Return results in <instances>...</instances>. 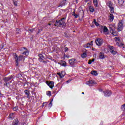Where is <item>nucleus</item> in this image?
Instances as JSON below:
<instances>
[{
    "instance_id": "nucleus-1",
    "label": "nucleus",
    "mask_w": 125,
    "mask_h": 125,
    "mask_svg": "<svg viewBox=\"0 0 125 125\" xmlns=\"http://www.w3.org/2000/svg\"><path fill=\"white\" fill-rule=\"evenodd\" d=\"M14 58H15V61L16 62V66L17 67L19 65V62L22 61L23 60V56L22 55H20L19 57L16 54V53L14 54Z\"/></svg>"
},
{
    "instance_id": "nucleus-2",
    "label": "nucleus",
    "mask_w": 125,
    "mask_h": 125,
    "mask_svg": "<svg viewBox=\"0 0 125 125\" xmlns=\"http://www.w3.org/2000/svg\"><path fill=\"white\" fill-rule=\"evenodd\" d=\"M65 20V18H62V19L59 21H56L55 23V26L57 27H61V26H65L66 23L64 21Z\"/></svg>"
},
{
    "instance_id": "nucleus-3",
    "label": "nucleus",
    "mask_w": 125,
    "mask_h": 125,
    "mask_svg": "<svg viewBox=\"0 0 125 125\" xmlns=\"http://www.w3.org/2000/svg\"><path fill=\"white\" fill-rule=\"evenodd\" d=\"M123 29H124V22L123 21H120L118 23L117 30L118 32H121V31H123Z\"/></svg>"
},
{
    "instance_id": "nucleus-4",
    "label": "nucleus",
    "mask_w": 125,
    "mask_h": 125,
    "mask_svg": "<svg viewBox=\"0 0 125 125\" xmlns=\"http://www.w3.org/2000/svg\"><path fill=\"white\" fill-rule=\"evenodd\" d=\"M115 40L116 42V44L118 46H123L124 43L121 42V39H120V37H115Z\"/></svg>"
},
{
    "instance_id": "nucleus-5",
    "label": "nucleus",
    "mask_w": 125,
    "mask_h": 125,
    "mask_svg": "<svg viewBox=\"0 0 125 125\" xmlns=\"http://www.w3.org/2000/svg\"><path fill=\"white\" fill-rule=\"evenodd\" d=\"M69 63L71 67H75V65L77 63V60L75 59H71L69 60Z\"/></svg>"
},
{
    "instance_id": "nucleus-6",
    "label": "nucleus",
    "mask_w": 125,
    "mask_h": 125,
    "mask_svg": "<svg viewBox=\"0 0 125 125\" xmlns=\"http://www.w3.org/2000/svg\"><path fill=\"white\" fill-rule=\"evenodd\" d=\"M20 50L21 51H23L22 54H24V55H28L29 54V51H28L26 47L21 48Z\"/></svg>"
},
{
    "instance_id": "nucleus-7",
    "label": "nucleus",
    "mask_w": 125,
    "mask_h": 125,
    "mask_svg": "<svg viewBox=\"0 0 125 125\" xmlns=\"http://www.w3.org/2000/svg\"><path fill=\"white\" fill-rule=\"evenodd\" d=\"M96 44L97 45H98L99 46H100V45H102V43H103L102 39L100 38H98L95 41Z\"/></svg>"
},
{
    "instance_id": "nucleus-8",
    "label": "nucleus",
    "mask_w": 125,
    "mask_h": 125,
    "mask_svg": "<svg viewBox=\"0 0 125 125\" xmlns=\"http://www.w3.org/2000/svg\"><path fill=\"white\" fill-rule=\"evenodd\" d=\"M46 83L49 86L50 88H53L54 87V82L53 81H46Z\"/></svg>"
},
{
    "instance_id": "nucleus-9",
    "label": "nucleus",
    "mask_w": 125,
    "mask_h": 125,
    "mask_svg": "<svg viewBox=\"0 0 125 125\" xmlns=\"http://www.w3.org/2000/svg\"><path fill=\"white\" fill-rule=\"evenodd\" d=\"M109 49H110V52H111V54L113 55L117 54V51H115V48L114 47V46H110Z\"/></svg>"
},
{
    "instance_id": "nucleus-10",
    "label": "nucleus",
    "mask_w": 125,
    "mask_h": 125,
    "mask_svg": "<svg viewBox=\"0 0 125 125\" xmlns=\"http://www.w3.org/2000/svg\"><path fill=\"white\" fill-rule=\"evenodd\" d=\"M86 84H88L89 86H92L95 84V82L92 80L86 82Z\"/></svg>"
},
{
    "instance_id": "nucleus-11",
    "label": "nucleus",
    "mask_w": 125,
    "mask_h": 125,
    "mask_svg": "<svg viewBox=\"0 0 125 125\" xmlns=\"http://www.w3.org/2000/svg\"><path fill=\"white\" fill-rule=\"evenodd\" d=\"M103 92L104 93V96L106 97L110 96L111 94H112L111 91H104Z\"/></svg>"
},
{
    "instance_id": "nucleus-12",
    "label": "nucleus",
    "mask_w": 125,
    "mask_h": 125,
    "mask_svg": "<svg viewBox=\"0 0 125 125\" xmlns=\"http://www.w3.org/2000/svg\"><path fill=\"white\" fill-rule=\"evenodd\" d=\"M13 78V76L11 75L10 77H5V78H4V81L5 83H7V82H9V81H10V80H11Z\"/></svg>"
},
{
    "instance_id": "nucleus-13",
    "label": "nucleus",
    "mask_w": 125,
    "mask_h": 125,
    "mask_svg": "<svg viewBox=\"0 0 125 125\" xmlns=\"http://www.w3.org/2000/svg\"><path fill=\"white\" fill-rule=\"evenodd\" d=\"M39 60L40 62H42V60H44V57H43V55L42 54H40L39 55Z\"/></svg>"
},
{
    "instance_id": "nucleus-14",
    "label": "nucleus",
    "mask_w": 125,
    "mask_h": 125,
    "mask_svg": "<svg viewBox=\"0 0 125 125\" xmlns=\"http://www.w3.org/2000/svg\"><path fill=\"white\" fill-rule=\"evenodd\" d=\"M109 17V20L110 21V22H113V20H114V15L112 14H109V15L108 16Z\"/></svg>"
},
{
    "instance_id": "nucleus-15",
    "label": "nucleus",
    "mask_w": 125,
    "mask_h": 125,
    "mask_svg": "<svg viewBox=\"0 0 125 125\" xmlns=\"http://www.w3.org/2000/svg\"><path fill=\"white\" fill-rule=\"evenodd\" d=\"M125 2V0H118V3L119 6H123L124 5V3Z\"/></svg>"
},
{
    "instance_id": "nucleus-16",
    "label": "nucleus",
    "mask_w": 125,
    "mask_h": 125,
    "mask_svg": "<svg viewBox=\"0 0 125 125\" xmlns=\"http://www.w3.org/2000/svg\"><path fill=\"white\" fill-rule=\"evenodd\" d=\"M110 29H111V32L112 33V35H113V36H118L117 32H116L115 30H113L111 27H110Z\"/></svg>"
},
{
    "instance_id": "nucleus-17",
    "label": "nucleus",
    "mask_w": 125,
    "mask_h": 125,
    "mask_svg": "<svg viewBox=\"0 0 125 125\" xmlns=\"http://www.w3.org/2000/svg\"><path fill=\"white\" fill-rule=\"evenodd\" d=\"M100 27L102 29H104V33H107V32H108V30L107 27H103V26H101Z\"/></svg>"
},
{
    "instance_id": "nucleus-18",
    "label": "nucleus",
    "mask_w": 125,
    "mask_h": 125,
    "mask_svg": "<svg viewBox=\"0 0 125 125\" xmlns=\"http://www.w3.org/2000/svg\"><path fill=\"white\" fill-rule=\"evenodd\" d=\"M63 73H64V72H62L61 73L60 72H58L57 73V75H58L60 77V78H61V79H63V78H64V75L63 74Z\"/></svg>"
},
{
    "instance_id": "nucleus-19",
    "label": "nucleus",
    "mask_w": 125,
    "mask_h": 125,
    "mask_svg": "<svg viewBox=\"0 0 125 125\" xmlns=\"http://www.w3.org/2000/svg\"><path fill=\"white\" fill-rule=\"evenodd\" d=\"M99 58L100 59H104L105 58L104 53L101 52L99 53Z\"/></svg>"
},
{
    "instance_id": "nucleus-20",
    "label": "nucleus",
    "mask_w": 125,
    "mask_h": 125,
    "mask_svg": "<svg viewBox=\"0 0 125 125\" xmlns=\"http://www.w3.org/2000/svg\"><path fill=\"white\" fill-rule=\"evenodd\" d=\"M24 93L27 95V98H30V91H29V90H25Z\"/></svg>"
},
{
    "instance_id": "nucleus-21",
    "label": "nucleus",
    "mask_w": 125,
    "mask_h": 125,
    "mask_svg": "<svg viewBox=\"0 0 125 125\" xmlns=\"http://www.w3.org/2000/svg\"><path fill=\"white\" fill-rule=\"evenodd\" d=\"M18 123L19 122L18 119H14L12 123V125H18Z\"/></svg>"
},
{
    "instance_id": "nucleus-22",
    "label": "nucleus",
    "mask_w": 125,
    "mask_h": 125,
    "mask_svg": "<svg viewBox=\"0 0 125 125\" xmlns=\"http://www.w3.org/2000/svg\"><path fill=\"white\" fill-rule=\"evenodd\" d=\"M91 75H93V76H97L98 75V73H97V71L96 70H93L91 72Z\"/></svg>"
},
{
    "instance_id": "nucleus-23",
    "label": "nucleus",
    "mask_w": 125,
    "mask_h": 125,
    "mask_svg": "<svg viewBox=\"0 0 125 125\" xmlns=\"http://www.w3.org/2000/svg\"><path fill=\"white\" fill-rule=\"evenodd\" d=\"M89 10L90 12H94V8L91 6H89Z\"/></svg>"
},
{
    "instance_id": "nucleus-24",
    "label": "nucleus",
    "mask_w": 125,
    "mask_h": 125,
    "mask_svg": "<svg viewBox=\"0 0 125 125\" xmlns=\"http://www.w3.org/2000/svg\"><path fill=\"white\" fill-rule=\"evenodd\" d=\"M87 56V55L86 54V52H84L81 55V57L82 58H85Z\"/></svg>"
},
{
    "instance_id": "nucleus-25",
    "label": "nucleus",
    "mask_w": 125,
    "mask_h": 125,
    "mask_svg": "<svg viewBox=\"0 0 125 125\" xmlns=\"http://www.w3.org/2000/svg\"><path fill=\"white\" fill-rule=\"evenodd\" d=\"M72 15L74 16L75 18H79V15L76 14L75 11L73 12Z\"/></svg>"
},
{
    "instance_id": "nucleus-26",
    "label": "nucleus",
    "mask_w": 125,
    "mask_h": 125,
    "mask_svg": "<svg viewBox=\"0 0 125 125\" xmlns=\"http://www.w3.org/2000/svg\"><path fill=\"white\" fill-rule=\"evenodd\" d=\"M108 7H109V8L113 7V4L112 3V2H111L110 1L108 2Z\"/></svg>"
},
{
    "instance_id": "nucleus-27",
    "label": "nucleus",
    "mask_w": 125,
    "mask_h": 125,
    "mask_svg": "<svg viewBox=\"0 0 125 125\" xmlns=\"http://www.w3.org/2000/svg\"><path fill=\"white\" fill-rule=\"evenodd\" d=\"M52 101H53V99H52L50 103L49 104L48 107H49V108H51V107H52Z\"/></svg>"
},
{
    "instance_id": "nucleus-28",
    "label": "nucleus",
    "mask_w": 125,
    "mask_h": 125,
    "mask_svg": "<svg viewBox=\"0 0 125 125\" xmlns=\"http://www.w3.org/2000/svg\"><path fill=\"white\" fill-rule=\"evenodd\" d=\"M110 12L111 13H114V7H112L111 8H110Z\"/></svg>"
},
{
    "instance_id": "nucleus-29",
    "label": "nucleus",
    "mask_w": 125,
    "mask_h": 125,
    "mask_svg": "<svg viewBox=\"0 0 125 125\" xmlns=\"http://www.w3.org/2000/svg\"><path fill=\"white\" fill-rule=\"evenodd\" d=\"M93 3L95 7H97L98 6V2L97 1L96 2H94Z\"/></svg>"
},
{
    "instance_id": "nucleus-30",
    "label": "nucleus",
    "mask_w": 125,
    "mask_h": 125,
    "mask_svg": "<svg viewBox=\"0 0 125 125\" xmlns=\"http://www.w3.org/2000/svg\"><path fill=\"white\" fill-rule=\"evenodd\" d=\"M62 65L63 66V67H66L67 66V64H66V62L62 61Z\"/></svg>"
},
{
    "instance_id": "nucleus-31",
    "label": "nucleus",
    "mask_w": 125,
    "mask_h": 125,
    "mask_svg": "<svg viewBox=\"0 0 125 125\" xmlns=\"http://www.w3.org/2000/svg\"><path fill=\"white\" fill-rule=\"evenodd\" d=\"M121 109L122 110H123V111H125V104H123L121 106Z\"/></svg>"
},
{
    "instance_id": "nucleus-32",
    "label": "nucleus",
    "mask_w": 125,
    "mask_h": 125,
    "mask_svg": "<svg viewBox=\"0 0 125 125\" xmlns=\"http://www.w3.org/2000/svg\"><path fill=\"white\" fill-rule=\"evenodd\" d=\"M9 119H11V120H12L13 119V113H12L9 115Z\"/></svg>"
},
{
    "instance_id": "nucleus-33",
    "label": "nucleus",
    "mask_w": 125,
    "mask_h": 125,
    "mask_svg": "<svg viewBox=\"0 0 125 125\" xmlns=\"http://www.w3.org/2000/svg\"><path fill=\"white\" fill-rule=\"evenodd\" d=\"M46 93L48 96H51V92L50 91H48Z\"/></svg>"
},
{
    "instance_id": "nucleus-34",
    "label": "nucleus",
    "mask_w": 125,
    "mask_h": 125,
    "mask_svg": "<svg viewBox=\"0 0 125 125\" xmlns=\"http://www.w3.org/2000/svg\"><path fill=\"white\" fill-rule=\"evenodd\" d=\"M13 110L14 111H18V106H15V107H14L13 108Z\"/></svg>"
},
{
    "instance_id": "nucleus-35",
    "label": "nucleus",
    "mask_w": 125,
    "mask_h": 125,
    "mask_svg": "<svg viewBox=\"0 0 125 125\" xmlns=\"http://www.w3.org/2000/svg\"><path fill=\"white\" fill-rule=\"evenodd\" d=\"M42 62V63H43V64H46L47 63V62H48V61H47V60L44 61L43 60H42V62Z\"/></svg>"
},
{
    "instance_id": "nucleus-36",
    "label": "nucleus",
    "mask_w": 125,
    "mask_h": 125,
    "mask_svg": "<svg viewBox=\"0 0 125 125\" xmlns=\"http://www.w3.org/2000/svg\"><path fill=\"white\" fill-rule=\"evenodd\" d=\"M63 5H65L63 3L61 2L60 4L58 5V7H60L61 6L62 7Z\"/></svg>"
},
{
    "instance_id": "nucleus-37",
    "label": "nucleus",
    "mask_w": 125,
    "mask_h": 125,
    "mask_svg": "<svg viewBox=\"0 0 125 125\" xmlns=\"http://www.w3.org/2000/svg\"><path fill=\"white\" fill-rule=\"evenodd\" d=\"M16 34H20V29L17 28L16 29Z\"/></svg>"
},
{
    "instance_id": "nucleus-38",
    "label": "nucleus",
    "mask_w": 125,
    "mask_h": 125,
    "mask_svg": "<svg viewBox=\"0 0 125 125\" xmlns=\"http://www.w3.org/2000/svg\"><path fill=\"white\" fill-rule=\"evenodd\" d=\"M18 2V1H14L13 3H14V5H15V6H17V3Z\"/></svg>"
},
{
    "instance_id": "nucleus-39",
    "label": "nucleus",
    "mask_w": 125,
    "mask_h": 125,
    "mask_svg": "<svg viewBox=\"0 0 125 125\" xmlns=\"http://www.w3.org/2000/svg\"><path fill=\"white\" fill-rule=\"evenodd\" d=\"M87 45H88V46H89V47H90V46H91V45H93V44L91 43H86Z\"/></svg>"
},
{
    "instance_id": "nucleus-40",
    "label": "nucleus",
    "mask_w": 125,
    "mask_h": 125,
    "mask_svg": "<svg viewBox=\"0 0 125 125\" xmlns=\"http://www.w3.org/2000/svg\"><path fill=\"white\" fill-rule=\"evenodd\" d=\"M68 50H69V48H68V47H66L64 48V52H67Z\"/></svg>"
},
{
    "instance_id": "nucleus-41",
    "label": "nucleus",
    "mask_w": 125,
    "mask_h": 125,
    "mask_svg": "<svg viewBox=\"0 0 125 125\" xmlns=\"http://www.w3.org/2000/svg\"><path fill=\"white\" fill-rule=\"evenodd\" d=\"M83 46H84V47H85V48H88V47H89L88 46V45H87V44H84Z\"/></svg>"
},
{
    "instance_id": "nucleus-42",
    "label": "nucleus",
    "mask_w": 125,
    "mask_h": 125,
    "mask_svg": "<svg viewBox=\"0 0 125 125\" xmlns=\"http://www.w3.org/2000/svg\"><path fill=\"white\" fill-rule=\"evenodd\" d=\"M91 63H92V62H91V60H89L88 64H91Z\"/></svg>"
},
{
    "instance_id": "nucleus-43",
    "label": "nucleus",
    "mask_w": 125,
    "mask_h": 125,
    "mask_svg": "<svg viewBox=\"0 0 125 125\" xmlns=\"http://www.w3.org/2000/svg\"><path fill=\"white\" fill-rule=\"evenodd\" d=\"M95 24L96 25V26H99V23H98L97 22H95Z\"/></svg>"
},
{
    "instance_id": "nucleus-44",
    "label": "nucleus",
    "mask_w": 125,
    "mask_h": 125,
    "mask_svg": "<svg viewBox=\"0 0 125 125\" xmlns=\"http://www.w3.org/2000/svg\"><path fill=\"white\" fill-rule=\"evenodd\" d=\"M29 31L31 32V33H33V32H34V29H30Z\"/></svg>"
},
{
    "instance_id": "nucleus-45",
    "label": "nucleus",
    "mask_w": 125,
    "mask_h": 125,
    "mask_svg": "<svg viewBox=\"0 0 125 125\" xmlns=\"http://www.w3.org/2000/svg\"><path fill=\"white\" fill-rule=\"evenodd\" d=\"M71 81H72V80H68L67 81H66V83H70V82H71Z\"/></svg>"
},
{
    "instance_id": "nucleus-46",
    "label": "nucleus",
    "mask_w": 125,
    "mask_h": 125,
    "mask_svg": "<svg viewBox=\"0 0 125 125\" xmlns=\"http://www.w3.org/2000/svg\"><path fill=\"white\" fill-rule=\"evenodd\" d=\"M42 29H39L38 33H41V32H42Z\"/></svg>"
},
{
    "instance_id": "nucleus-47",
    "label": "nucleus",
    "mask_w": 125,
    "mask_h": 125,
    "mask_svg": "<svg viewBox=\"0 0 125 125\" xmlns=\"http://www.w3.org/2000/svg\"><path fill=\"white\" fill-rule=\"evenodd\" d=\"M66 0H62V2L63 3H66V2H64V1H66Z\"/></svg>"
},
{
    "instance_id": "nucleus-48",
    "label": "nucleus",
    "mask_w": 125,
    "mask_h": 125,
    "mask_svg": "<svg viewBox=\"0 0 125 125\" xmlns=\"http://www.w3.org/2000/svg\"><path fill=\"white\" fill-rule=\"evenodd\" d=\"M93 22H94V24H95V23H96V20L94 19V20H93Z\"/></svg>"
},
{
    "instance_id": "nucleus-49",
    "label": "nucleus",
    "mask_w": 125,
    "mask_h": 125,
    "mask_svg": "<svg viewBox=\"0 0 125 125\" xmlns=\"http://www.w3.org/2000/svg\"><path fill=\"white\" fill-rule=\"evenodd\" d=\"M95 60V59H93L92 60H91V62H94Z\"/></svg>"
},
{
    "instance_id": "nucleus-50",
    "label": "nucleus",
    "mask_w": 125,
    "mask_h": 125,
    "mask_svg": "<svg viewBox=\"0 0 125 125\" xmlns=\"http://www.w3.org/2000/svg\"><path fill=\"white\" fill-rule=\"evenodd\" d=\"M97 0H93V3L95 2H97Z\"/></svg>"
},
{
    "instance_id": "nucleus-51",
    "label": "nucleus",
    "mask_w": 125,
    "mask_h": 125,
    "mask_svg": "<svg viewBox=\"0 0 125 125\" xmlns=\"http://www.w3.org/2000/svg\"><path fill=\"white\" fill-rule=\"evenodd\" d=\"M46 103H43L42 104V107H43V106H44V104H46Z\"/></svg>"
},
{
    "instance_id": "nucleus-52",
    "label": "nucleus",
    "mask_w": 125,
    "mask_h": 125,
    "mask_svg": "<svg viewBox=\"0 0 125 125\" xmlns=\"http://www.w3.org/2000/svg\"><path fill=\"white\" fill-rule=\"evenodd\" d=\"M87 1H88V0H85V2H87Z\"/></svg>"
},
{
    "instance_id": "nucleus-53",
    "label": "nucleus",
    "mask_w": 125,
    "mask_h": 125,
    "mask_svg": "<svg viewBox=\"0 0 125 125\" xmlns=\"http://www.w3.org/2000/svg\"><path fill=\"white\" fill-rule=\"evenodd\" d=\"M99 91H100L101 92H102V89H100Z\"/></svg>"
},
{
    "instance_id": "nucleus-54",
    "label": "nucleus",
    "mask_w": 125,
    "mask_h": 125,
    "mask_svg": "<svg viewBox=\"0 0 125 125\" xmlns=\"http://www.w3.org/2000/svg\"><path fill=\"white\" fill-rule=\"evenodd\" d=\"M92 42H93V41H91L90 43H91L92 44Z\"/></svg>"
},
{
    "instance_id": "nucleus-55",
    "label": "nucleus",
    "mask_w": 125,
    "mask_h": 125,
    "mask_svg": "<svg viewBox=\"0 0 125 125\" xmlns=\"http://www.w3.org/2000/svg\"><path fill=\"white\" fill-rule=\"evenodd\" d=\"M4 85H6V86H7V83H6V84H4Z\"/></svg>"
},
{
    "instance_id": "nucleus-56",
    "label": "nucleus",
    "mask_w": 125,
    "mask_h": 125,
    "mask_svg": "<svg viewBox=\"0 0 125 125\" xmlns=\"http://www.w3.org/2000/svg\"><path fill=\"white\" fill-rule=\"evenodd\" d=\"M1 93H0V97H1Z\"/></svg>"
},
{
    "instance_id": "nucleus-57",
    "label": "nucleus",
    "mask_w": 125,
    "mask_h": 125,
    "mask_svg": "<svg viewBox=\"0 0 125 125\" xmlns=\"http://www.w3.org/2000/svg\"><path fill=\"white\" fill-rule=\"evenodd\" d=\"M48 25H49V26H50V25H51V24L48 23Z\"/></svg>"
},
{
    "instance_id": "nucleus-58",
    "label": "nucleus",
    "mask_w": 125,
    "mask_h": 125,
    "mask_svg": "<svg viewBox=\"0 0 125 125\" xmlns=\"http://www.w3.org/2000/svg\"><path fill=\"white\" fill-rule=\"evenodd\" d=\"M82 94H84V92H82Z\"/></svg>"
},
{
    "instance_id": "nucleus-59",
    "label": "nucleus",
    "mask_w": 125,
    "mask_h": 125,
    "mask_svg": "<svg viewBox=\"0 0 125 125\" xmlns=\"http://www.w3.org/2000/svg\"><path fill=\"white\" fill-rule=\"evenodd\" d=\"M65 37H66V38H67V35H65Z\"/></svg>"
},
{
    "instance_id": "nucleus-60",
    "label": "nucleus",
    "mask_w": 125,
    "mask_h": 125,
    "mask_svg": "<svg viewBox=\"0 0 125 125\" xmlns=\"http://www.w3.org/2000/svg\"><path fill=\"white\" fill-rule=\"evenodd\" d=\"M65 37H66V38H67V35H65Z\"/></svg>"
},
{
    "instance_id": "nucleus-61",
    "label": "nucleus",
    "mask_w": 125,
    "mask_h": 125,
    "mask_svg": "<svg viewBox=\"0 0 125 125\" xmlns=\"http://www.w3.org/2000/svg\"><path fill=\"white\" fill-rule=\"evenodd\" d=\"M13 2L15 1L14 0H13Z\"/></svg>"
}]
</instances>
